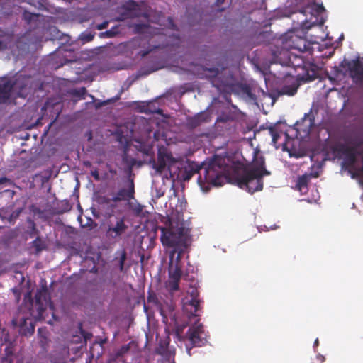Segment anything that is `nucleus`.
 Segmentation results:
<instances>
[{"instance_id":"obj_1","label":"nucleus","mask_w":363,"mask_h":363,"mask_svg":"<svg viewBox=\"0 0 363 363\" xmlns=\"http://www.w3.org/2000/svg\"><path fill=\"white\" fill-rule=\"evenodd\" d=\"M223 162V159L215 156L208 162H203L199 169H185L182 179L184 181H189L194 174L199 172L198 182L201 186L205 184L215 186H222L227 179L226 167Z\"/></svg>"},{"instance_id":"obj_2","label":"nucleus","mask_w":363,"mask_h":363,"mask_svg":"<svg viewBox=\"0 0 363 363\" xmlns=\"http://www.w3.org/2000/svg\"><path fill=\"white\" fill-rule=\"evenodd\" d=\"M162 234L160 240L164 247L172 248L170 252L169 258H174L175 254L177 259L180 260L182 255L189 245V231L183 225L174 226L170 224L169 227H159Z\"/></svg>"},{"instance_id":"obj_3","label":"nucleus","mask_w":363,"mask_h":363,"mask_svg":"<svg viewBox=\"0 0 363 363\" xmlns=\"http://www.w3.org/2000/svg\"><path fill=\"white\" fill-rule=\"evenodd\" d=\"M270 172L265 168L263 157L255 162L250 169L245 168L241 174H238L235 178L237 185L248 192L253 194L263 189V176L269 175Z\"/></svg>"},{"instance_id":"obj_4","label":"nucleus","mask_w":363,"mask_h":363,"mask_svg":"<svg viewBox=\"0 0 363 363\" xmlns=\"http://www.w3.org/2000/svg\"><path fill=\"white\" fill-rule=\"evenodd\" d=\"M180 333L178 328L176 335L179 340L185 342L186 352L190 356L192 348L205 346L208 342V333L205 331L203 325L199 323V320L189 328L184 335H181Z\"/></svg>"},{"instance_id":"obj_5","label":"nucleus","mask_w":363,"mask_h":363,"mask_svg":"<svg viewBox=\"0 0 363 363\" xmlns=\"http://www.w3.org/2000/svg\"><path fill=\"white\" fill-rule=\"evenodd\" d=\"M340 67L344 69L345 72L349 73L355 83L363 81V58L358 57L352 60L345 59L340 62Z\"/></svg>"},{"instance_id":"obj_6","label":"nucleus","mask_w":363,"mask_h":363,"mask_svg":"<svg viewBox=\"0 0 363 363\" xmlns=\"http://www.w3.org/2000/svg\"><path fill=\"white\" fill-rule=\"evenodd\" d=\"M204 71L206 77L208 79L213 86L221 89L228 86L229 77L226 75L224 69L220 70L218 68H206Z\"/></svg>"},{"instance_id":"obj_7","label":"nucleus","mask_w":363,"mask_h":363,"mask_svg":"<svg viewBox=\"0 0 363 363\" xmlns=\"http://www.w3.org/2000/svg\"><path fill=\"white\" fill-rule=\"evenodd\" d=\"M180 260H174L169 258V281L168 286L172 291H177L179 289V281L182 275V267L180 265Z\"/></svg>"},{"instance_id":"obj_8","label":"nucleus","mask_w":363,"mask_h":363,"mask_svg":"<svg viewBox=\"0 0 363 363\" xmlns=\"http://www.w3.org/2000/svg\"><path fill=\"white\" fill-rule=\"evenodd\" d=\"M128 225L125 223L124 218H118L115 223L108 224V229L106 233V237L114 241H118L123 234L128 229Z\"/></svg>"},{"instance_id":"obj_9","label":"nucleus","mask_w":363,"mask_h":363,"mask_svg":"<svg viewBox=\"0 0 363 363\" xmlns=\"http://www.w3.org/2000/svg\"><path fill=\"white\" fill-rule=\"evenodd\" d=\"M191 299L183 303V311L189 317H198V313L201 309L200 308V300L198 298L199 294L196 289H194L191 292Z\"/></svg>"},{"instance_id":"obj_10","label":"nucleus","mask_w":363,"mask_h":363,"mask_svg":"<svg viewBox=\"0 0 363 363\" xmlns=\"http://www.w3.org/2000/svg\"><path fill=\"white\" fill-rule=\"evenodd\" d=\"M174 162V160L171 153L168 152L166 150L160 149L157 153V162H154L153 168L158 173H162L167 164H171Z\"/></svg>"},{"instance_id":"obj_11","label":"nucleus","mask_w":363,"mask_h":363,"mask_svg":"<svg viewBox=\"0 0 363 363\" xmlns=\"http://www.w3.org/2000/svg\"><path fill=\"white\" fill-rule=\"evenodd\" d=\"M134 183L133 181H131L130 186L128 189L124 188L120 189L115 194V196L111 199V200L114 202L130 200L134 198Z\"/></svg>"},{"instance_id":"obj_12","label":"nucleus","mask_w":363,"mask_h":363,"mask_svg":"<svg viewBox=\"0 0 363 363\" xmlns=\"http://www.w3.org/2000/svg\"><path fill=\"white\" fill-rule=\"evenodd\" d=\"M13 86V83L9 79L0 82V104L6 103L10 99Z\"/></svg>"},{"instance_id":"obj_13","label":"nucleus","mask_w":363,"mask_h":363,"mask_svg":"<svg viewBox=\"0 0 363 363\" xmlns=\"http://www.w3.org/2000/svg\"><path fill=\"white\" fill-rule=\"evenodd\" d=\"M55 55L57 57H62L63 59L62 61H60V65H58V67H62L67 63L75 62L77 60V57L74 55V52L66 48L58 49L55 52Z\"/></svg>"},{"instance_id":"obj_14","label":"nucleus","mask_w":363,"mask_h":363,"mask_svg":"<svg viewBox=\"0 0 363 363\" xmlns=\"http://www.w3.org/2000/svg\"><path fill=\"white\" fill-rule=\"evenodd\" d=\"M311 179V174H305L297 178L296 183V189L301 194H306L308 191V183Z\"/></svg>"},{"instance_id":"obj_15","label":"nucleus","mask_w":363,"mask_h":363,"mask_svg":"<svg viewBox=\"0 0 363 363\" xmlns=\"http://www.w3.org/2000/svg\"><path fill=\"white\" fill-rule=\"evenodd\" d=\"M21 333L24 335H31L34 333L35 326L29 318H21L18 324Z\"/></svg>"},{"instance_id":"obj_16","label":"nucleus","mask_w":363,"mask_h":363,"mask_svg":"<svg viewBox=\"0 0 363 363\" xmlns=\"http://www.w3.org/2000/svg\"><path fill=\"white\" fill-rule=\"evenodd\" d=\"M304 128L302 129L303 132L310 133L315 126V116L311 110L308 113H305L301 121Z\"/></svg>"},{"instance_id":"obj_17","label":"nucleus","mask_w":363,"mask_h":363,"mask_svg":"<svg viewBox=\"0 0 363 363\" xmlns=\"http://www.w3.org/2000/svg\"><path fill=\"white\" fill-rule=\"evenodd\" d=\"M209 115L206 113L201 112L189 119V125L191 128H196L201 123L209 122Z\"/></svg>"},{"instance_id":"obj_18","label":"nucleus","mask_w":363,"mask_h":363,"mask_svg":"<svg viewBox=\"0 0 363 363\" xmlns=\"http://www.w3.org/2000/svg\"><path fill=\"white\" fill-rule=\"evenodd\" d=\"M289 42L292 43V44L289 45V47L291 49L298 50L301 52L307 50V45L304 38L294 36L291 38Z\"/></svg>"},{"instance_id":"obj_19","label":"nucleus","mask_w":363,"mask_h":363,"mask_svg":"<svg viewBox=\"0 0 363 363\" xmlns=\"http://www.w3.org/2000/svg\"><path fill=\"white\" fill-rule=\"evenodd\" d=\"M256 87H253L249 84H242L240 86V91L245 95L249 100L253 102H256L257 96H256Z\"/></svg>"},{"instance_id":"obj_20","label":"nucleus","mask_w":363,"mask_h":363,"mask_svg":"<svg viewBox=\"0 0 363 363\" xmlns=\"http://www.w3.org/2000/svg\"><path fill=\"white\" fill-rule=\"evenodd\" d=\"M50 301V297L48 294L46 288L43 290L38 291L35 295V301L37 305H39V309H41L44 305H46Z\"/></svg>"},{"instance_id":"obj_21","label":"nucleus","mask_w":363,"mask_h":363,"mask_svg":"<svg viewBox=\"0 0 363 363\" xmlns=\"http://www.w3.org/2000/svg\"><path fill=\"white\" fill-rule=\"evenodd\" d=\"M23 211L22 208L14 210L11 214L6 215L7 212L2 211L0 213V217L3 221L6 220L9 224H13L16 220L19 217Z\"/></svg>"},{"instance_id":"obj_22","label":"nucleus","mask_w":363,"mask_h":363,"mask_svg":"<svg viewBox=\"0 0 363 363\" xmlns=\"http://www.w3.org/2000/svg\"><path fill=\"white\" fill-rule=\"evenodd\" d=\"M298 84L296 82L290 85H284L279 90V94L281 95L294 96L298 89Z\"/></svg>"},{"instance_id":"obj_23","label":"nucleus","mask_w":363,"mask_h":363,"mask_svg":"<svg viewBox=\"0 0 363 363\" xmlns=\"http://www.w3.org/2000/svg\"><path fill=\"white\" fill-rule=\"evenodd\" d=\"M5 354L1 358V363H13V351L11 345L6 347L4 350Z\"/></svg>"},{"instance_id":"obj_24","label":"nucleus","mask_w":363,"mask_h":363,"mask_svg":"<svg viewBox=\"0 0 363 363\" xmlns=\"http://www.w3.org/2000/svg\"><path fill=\"white\" fill-rule=\"evenodd\" d=\"M11 41V36L8 33L0 35V51L6 50Z\"/></svg>"},{"instance_id":"obj_25","label":"nucleus","mask_w":363,"mask_h":363,"mask_svg":"<svg viewBox=\"0 0 363 363\" xmlns=\"http://www.w3.org/2000/svg\"><path fill=\"white\" fill-rule=\"evenodd\" d=\"M269 131L272 138V143H277L279 138H280V132L278 130V125L274 124L269 127Z\"/></svg>"},{"instance_id":"obj_26","label":"nucleus","mask_w":363,"mask_h":363,"mask_svg":"<svg viewBox=\"0 0 363 363\" xmlns=\"http://www.w3.org/2000/svg\"><path fill=\"white\" fill-rule=\"evenodd\" d=\"M32 247L35 249L36 253L41 252L45 248L44 242L40 239V237H37L32 242Z\"/></svg>"},{"instance_id":"obj_27","label":"nucleus","mask_w":363,"mask_h":363,"mask_svg":"<svg viewBox=\"0 0 363 363\" xmlns=\"http://www.w3.org/2000/svg\"><path fill=\"white\" fill-rule=\"evenodd\" d=\"M351 144L354 148L358 149L363 145V133L358 134L352 138Z\"/></svg>"},{"instance_id":"obj_28","label":"nucleus","mask_w":363,"mask_h":363,"mask_svg":"<svg viewBox=\"0 0 363 363\" xmlns=\"http://www.w3.org/2000/svg\"><path fill=\"white\" fill-rule=\"evenodd\" d=\"M86 94V89L85 87H81L79 89H75L72 91V94L74 96L79 97L80 99H85V94Z\"/></svg>"},{"instance_id":"obj_29","label":"nucleus","mask_w":363,"mask_h":363,"mask_svg":"<svg viewBox=\"0 0 363 363\" xmlns=\"http://www.w3.org/2000/svg\"><path fill=\"white\" fill-rule=\"evenodd\" d=\"M311 10L314 11L316 14L319 15L325 11V8L323 6V4H317L315 3H313L311 5Z\"/></svg>"},{"instance_id":"obj_30","label":"nucleus","mask_w":363,"mask_h":363,"mask_svg":"<svg viewBox=\"0 0 363 363\" xmlns=\"http://www.w3.org/2000/svg\"><path fill=\"white\" fill-rule=\"evenodd\" d=\"M325 357L321 354L316 355L314 358L311 359L308 363H323L325 362Z\"/></svg>"},{"instance_id":"obj_31","label":"nucleus","mask_w":363,"mask_h":363,"mask_svg":"<svg viewBox=\"0 0 363 363\" xmlns=\"http://www.w3.org/2000/svg\"><path fill=\"white\" fill-rule=\"evenodd\" d=\"M147 302L149 303H153L155 304H157L158 299L155 294H149L147 298Z\"/></svg>"},{"instance_id":"obj_32","label":"nucleus","mask_w":363,"mask_h":363,"mask_svg":"<svg viewBox=\"0 0 363 363\" xmlns=\"http://www.w3.org/2000/svg\"><path fill=\"white\" fill-rule=\"evenodd\" d=\"M94 35L91 33H85L82 34V40L84 42H90L93 40Z\"/></svg>"},{"instance_id":"obj_33","label":"nucleus","mask_w":363,"mask_h":363,"mask_svg":"<svg viewBox=\"0 0 363 363\" xmlns=\"http://www.w3.org/2000/svg\"><path fill=\"white\" fill-rule=\"evenodd\" d=\"M143 206L138 204L133 208V211L135 215H141V213L143 212Z\"/></svg>"},{"instance_id":"obj_34","label":"nucleus","mask_w":363,"mask_h":363,"mask_svg":"<svg viewBox=\"0 0 363 363\" xmlns=\"http://www.w3.org/2000/svg\"><path fill=\"white\" fill-rule=\"evenodd\" d=\"M129 349H130L129 345H125L122 346V347L121 348V350L118 352V354H122L128 352Z\"/></svg>"},{"instance_id":"obj_35","label":"nucleus","mask_w":363,"mask_h":363,"mask_svg":"<svg viewBox=\"0 0 363 363\" xmlns=\"http://www.w3.org/2000/svg\"><path fill=\"white\" fill-rule=\"evenodd\" d=\"M126 259H127V253H126L125 250H123L121 252L119 261L125 262Z\"/></svg>"},{"instance_id":"obj_36","label":"nucleus","mask_w":363,"mask_h":363,"mask_svg":"<svg viewBox=\"0 0 363 363\" xmlns=\"http://www.w3.org/2000/svg\"><path fill=\"white\" fill-rule=\"evenodd\" d=\"M107 37L112 38L115 35V33L112 31L111 30H106L104 33Z\"/></svg>"},{"instance_id":"obj_37","label":"nucleus","mask_w":363,"mask_h":363,"mask_svg":"<svg viewBox=\"0 0 363 363\" xmlns=\"http://www.w3.org/2000/svg\"><path fill=\"white\" fill-rule=\"evenodd\" d=\"M115 101V99H108V100H106V101H104L103 102H101V103L100 104V105H99V106L107 105V104H110L111 102H113V101Z\"/></svg>"},{"instance_id":"obj_38","label":"nucleus","mask_w":363,"mask_h":363,"mask_svg":"<svg viewBox=\"0 0 363 363\" xmlns=\"http://www.w3.org/2000/svg\"><path fill=\"white\" fill-rule=\"evenodd\" d=\"M144 27H147L145 24H137L135 26V30L137 32H140V30Z\"/></svg>"},{"instance_id":"obj_39","label":"nucleus","mask_w":363,"mask_h":363,"mask_svg":"<svg viewBox=\"0 0 363 363\" xmlns=\"http://www.w3.org/2000/svg\"><path fill=\"white\" fill-rule=\"evenodd\" d=\"M92 176L94 177L95 179L99 180V175L96 170L91 172Z\"/></svg>"},{"instance_id":"obj_40","label":"nucleus","mask_w":363,"mask_h":363,"mask_svg":"<svg viewBox=\"0 0 363 363\" xmlns=\"http://www.w3.org/2000/svg\"><path fill=\"white\" fill-rule=\"evenodd\" d=\"M124 264H125V262L119 261V270H120V272H123V270H124Z\"/></svg>"},{"instance_id":"obj_41","label":"nucleus","mask_w":363,"mask_h":363,"mask_svg":"<svg viewBox=\"0 0 363 363\" xmlns=\"http://www.w3.org/2000/svg\"><path fill=\"white\" fill-rule=\"evenodd\" d=\"M107 24H108V23H106V22H104V23H101V25H99V26H98V29L101 30V29L106 28V26H107Z\"/></svg>"},{"instance_id":"obj_42","label":"nucleus","mask_w":363,"mask_h":363,"mask_svg":"<svg viewBox=\"0 0 363 363\" xmlns=\"http://www.w3.org/2000/svg\"><path fill=\"white\" fill-rule=\"evenodd\" d=\"M32 225V231L38 233V230L36 229L35 224L33 221H30Z\"/></svg>"},{"instance_id":"obj_43","label":"nucleus","mask_w":363,"mask_h":363,"mask_svg":"<svg viewBox=\"0 0 363 363\" xmlns=\"http://www.w3.org/2000/svg\"><path fill=\"white\" fill-rule=\"evenodd\" d=\"M50 174H48V175H47L46 177H43V178L42 179V182H43V183L48 182V179H49V178H50Z\"/></svg>"},{"instance_id":"obj_44","label":"nucleus","mask_w":363,"mask_h":363,"mask_svg":"<svg viewBox=\"0 0 363 363\" xmlns=\"http://www.w3.org/2000/svg\"><path fill=\"white\" fill-rule=\"evenodd\" d=\"M225 0H216V3L218 5L222 4Z\"/></svg>"},{"instance_id":"obj_45","label":"nucleus","mask_w":363,"mask_h":363,"mask_svg":"<svg viewBox=\"0 0 363 363\" xmlns=\"http://www.w3.org/2000/svg\"><path fill=\"white\" fill-rule=\"evenodd\" d=\"M29 16H29V18H28V16H27V14H26V15H25V18H26V19H27V20H29V21H30V18H31V16H33V14L29 13Z\"/></svg>"},{"instance_id":"obj_46","label":"nucleus","mask_w":363,"mask_h":363,"mask_svg":"<svg viewBox=\"0 0 363 363\" xmlns=\"http://www.w3.org/2000/svg\"><path fill=\"white\" fill-rule=\"evenodd\" d=\"M350 159L351 160V162L353 163L355 160L354 155H352Z\"/></svg>"},{"instance_id":"obj_47","label":"nucleus","mask_w":363,"mask_h":363,"mask_svg":"<svg viewBox=\"0 0 363 363\" xmlns=\"http://www.w3.org/2000/svg\"><path fill=\"white\" fill-rule=\"evenodd\" d=\"M12 322H13V325H18V320H17V319H13V320H12Z\"/></svg>"},{"instance_id":"obj_48","label":"nucleus","mask_w":363,"mask_h":363,"mask_svg":"<svg viewBox=\"0 0 363 363\" xmlns=\"http://www.w3.org/2000/svg\"><path fill=\"white\" fill-rule=\"evenodd\" d=\"M298 59L301 61V63L297 64V66H301V64L303 63V60L301 58H298Z\"/></svg>"},{"instance_id":"obj_49","label":"nucleus","mask_w":363,"mask_h":363,"mask_svg":"<svg viewBox=\"0 0 363 363\" xmlns=\"http://www.w3.org/2000/svg\"><path fill=\"white\" fill-rule=\"evenodd\" d=\"M318 345V339H316L314 342V345L317 346Z\"/></svg>"},{"instance_id":"obj_50","label":"nucleus","mask_w":363,"mask_h":363,"mask_svg":"<svg viewBox=\"0 0 363 363\" xmlns=\"http://www.w3.org/2000/svg\"><path fill=\"white\" fill-rule=\"evenodd\" d=\"M357 176H358V174H357V173H353L352 177V178H354V177H357Z\"/></svg>"},{"instance_id":"obj_51","label":"nucleus","mask_w":363,"mask_h":363,"mask_svg":"<svg viewBox=\"0 0 363 363\" xmlns=\"http://www.w3.org/2000/svg\"><path fill=\"white\" fill-rule=\"evenodd\" d=\"M130 3H131L132 4H133V5H135V4H136L135 1H133V0H131V1H130Z\"/></svg>"},{"instance_id":"obj_52","label":"nucleus","mask_w":363,"mask_h":363,"mask_svg":"<svg viewBox=\"0 0 363 363\" xmlns=\"http://www.w3.org/2000/svg\"><path fill=\"white\" fill-rule=\"evenodd\" d=\"M60 61H62L63 60V59L62 57H60ZM57 63H59V61H57Z\"/></svg>"},{"instance_id":"obj_53","label":"nucleus","mask_w":363,"mask_h":363,"mask_svg":"<svg viewBox=\"0 0 363 363\" xmlns=\"http://www.w3.org/2000/svg\"><path fill=\"white\" fill-rule=\"evenodd\" d=\"M360 121H361V122L363 123V116L361 117Z\"/></svg>"}]
</instances>
